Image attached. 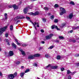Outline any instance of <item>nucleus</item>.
<instances>
[{"mask_svg":"<svg viewBox=\"0 0 79 79\" xmlns=\"http://www.w3.org/2000/svg\"><path fill=\"white\" fill-rule=\"evenodd\" d=\"M7 27H8V26H6L2 28H0V35H2L3 32H5L6 31V29H7Z\"/></svg>","mask_w":79,"mask_h":79,"instance_id":"obj_1","label":"nucleus"},{"mask_svg":"<svg viewBox=\"0 0 79 79\" xmlns=\"http://www.w3.org/2000/svg\"><path fill=\"white\" fill-rule=\"evenodd\" d=\"M28 21H30L31 23L33 24V26L35 27V29H36V31H37V28H36V27H35V25H37V27H39V23L37 22V23L36 22H34V23L33 22H32V21L30 20H28Z\"/></svg>","mask_w":79,"mask_h":79,"instance_id":"obj_2","label":"nucleus"},{"mask_svg":"<svg viewBox=\"0 0 79 79\" xmlns=\"http://www.w3.org/2000/svg\"><path fill=\"white\" fill-rule=\"evenodd\" d=\"M60 15L61 16L63 15L64 14V13H66V10H65V9H64V8H60Z\"/></svg>","mask_w":79,"mask_h":79,"instance_id":"obj_3","label":"nucleus"},{"mask_svg":"<svg viewBox=\"0 0 79 79\" xmlns=\"http://www.w3.org/2000/svg\"><path fill=\"white\" fill-rule=\"evenodd\" d=\"M45 69H48V70H51L52 69V66L51 64H49L48 66L44 68Z\"/></svg>","mask_w":79,"mask_h":79,"instance_id":"obj_4","label":"nucleus"},{"mask_svg":"<svg viewBox=\"0 0 79 79\" xmlns=\"http://www.w3.org/2000/svg\"><path fill=\"white\" fill-rule=\"evenodd\" d=\"M53 35V34H51L48 35H47L46 36V39L47 40L50 39L52 38V37Z\"/></svg>","mask_w":79,"mask_h":79,"instance_id":"obj_5","label":"nucleus"},{"mask_svg":"<svg viewBox=\"0 0 79 79\" xmlns=\"http://www.w3.org/2000/svg\"><path fill=\"white\" fill-rule=\"evenodd\" d=\"M8 77L10 79H13L15 77V76L13 75V74H10L8 75Z\"/></svg>","mask_w":79,"mask_h":79,"instance_id":"obj_6","label":"nucleus"},{"mask_svg":"<svg viewBox=\"0 0 79 79\" xmlns=\"http://www.w3.org/2000/svg\"><path fill=\"white\" fill-rule=\"evenodd\" d=\"M51 28L52 29H55V28H56V29L58 31H59V30H60V29L58 28L57 26L55 25L52 26H51Z\"/></svg>","mask_w":79,"mask_h":79,"instance_id":"obj_7","label":"nucleus"},{"mask_svg":"<svg viewBox=\"0 0 79 79\" xmlns=\"http://www.w3.org/2000/svg\"><path fill=\"white\" fill-rule=\"evenodd\" d=\"M28 58L29 60H33L34 58V56L33 55H30L28 56Z\"/></svg>","mask_w":79,"mask_h":79,"instance_id":"obj_8","label":"nucleus"},{"mask_svg":"<svg viewBox=\"0 0 79 79\" xmlns=\"http://www.w3.org/2000/svg\"><path fill=\"white\" fill-rule=\"evenodd\" d=\"M19 51H20L21 52V53L22 55H23V56H25V55H26V53H25V52H24V51H23L22 49H19Z\"/></svg>","mask_w":79,"mask_h":79,"instance_id":"obj_9","label":"nucleus"},{"mask_svg":"<svg viewBox=\"0 0 79 79\" xmlns=\"http://www.w3.org/2000/svg\"><path fill=\"white\" fill-rule=\"evenodd\" d=\"M14 55L13 52L12 51H10L9 52V55L10 56H12Z\"/></svg>","mask_w":79,"mask_h":79,"instance_id":"obj_10","label":"nucleus"},{"mask_svg":"<svg viewBox=\"0 0 79 79\" xmlns=\"http://www.w3.org/2000/svg\"><path fill=\"white\" fill-rule=\"evenodd\" d=\"M28 9L27 8V7L24 9L23 10V11L25 13V14H26L27 13V11H28Z\"/></svg>","mask_w":79,"mask_h":79,"instance_id":"obj_11","label":"nucleus"},{"mask_svg":"<svg viewBox=\"0 0 79 79\" xmlns=\"http://www.w3.org/2000/svg\"><path fill=\"white\" fill-rule=\"evenodd\" d=\"M57 68H58V66L57 65L52 66L51 67L52 69H57Z\"/></svg>","mask_w":79,"mask_h":79,"instance_id":"obj_12","label":"nucleus"},{"mask_svg":"<svg viewBox=\"0 0 79 79\" xmlns=\"http://www.w3.org/2000/svg\"><path fill=\"white\" fill-rule=\"evenodd\" d=\"M73 17V14H70L69 15V16L68 18H69V19H72V18Z\"/></svg>","mask_w":79,"mask_h":79,"instance_id":"obj_13","label":"nucleus"},{"mask_svg":"<svg viewBox=\"0 0 79 79\" xmlns=\"http://www.w3.org/2000/svg\"><path fill=\"white\" fill-rule=\"evenodd\" d=\"M12 7H13V8H14V10H16V9H18V7L16 6V5H13L12 6Z\"/></svg>","mask_w":79,"mask_h":79,"instance_id":"obj_14","label":"nucleus"},{"mask_svg":"<svg viewBox=\"0 0 79 79\" xmlns=\"http://www.w3.org/2000/svg\"><path fill=\"white\" fill-rule=\"evenodd\" d=\"M40 54L37 53L34 55V58L35 57H39V56H40Z\"/></svg>","mask_w":79,"mask_h":79,"instance_id":"obj_15","label":"nucleus"},{"mask_svg":"<svg viewBox=\"0 0 79 79\" xmlns=\"http://www.w3.org/2000/svg\"><path fill=\"white\" fill-rule=\"evenodd\" d=\"M12 45L13 48L15 49L16 48V45L15 44L13 43Z\"/></svg>","mask_w":79,"mask_h":79,"instance_id":"obj_16","label":"nucleus"},{"mask_svg":"<svg viewBox=\"0 0 79 79\" xmlns=\"http://www.w3.org/2000/svg\"><path fill=\"white\" fill-rule=\"evenodd\" d=\"M16 18L17 19H23V18H24V17L23 16L22 17H21L20 16H17Z\"/></svg>","mask_w":79,"mask_h":79,"instance_id":"obj_17","label":"nucleus"},{"mask_svg":"<svg viewBox=\"0 0 79 79\" xmlns=\"http://www.w3.org/2000/svg\"><path fill=\"white\" fill-rule=\"evenodd\" d=\"M45 56L46 58H48L50 57V56L48 54H47L45 55Z\"/></svg>","mask_w":79,"mask_h":79,"instance_id":"obj_18","label":"nucleus"},{"mask_svg":"<svg viewBox=\"0 0 79 79\" xmlns=\"http://www.w3.org/2000/svg\"><path fill=\"white\" fill-rule=\"evenodd\" d=\"M10 31H13V26L12 25L10 26Z\"/></svg>","mask_w":79,"mask_h":79,"instance_id":"obj_19","label":"nucleus"},{"mask_svg":"<svg viewBox=\"0 0 79 79\" xmlns=\"http://www.w3.org/2000/svg\"><path fill=\"white\" fill-rule=\"evenodd\" d=\"M20 76L22 77H23V76H24V72H22V73H20Z\"/></svg>","mask_w":79,"mask_h":79,"instance_id":"obj_20","label":"nucleus"},{"mask_svg":"<svg viewBox=\"0 0 79 79\" xmlns=\"http://www.w3.org/2000/svg\"><path fill=\"white\" fill-rule=\"evenodd\" d=\"M39 14V12H36L34 13V16H36L38 15V14Z\"/></svg>","mask_w":79,"mask_h":79,"instance_id":"obj_21","label":"nucleus"},{"mask_svg":"<svg viewBox=\"0 0 79 79\" xmlns=\"http://www.w3.org/2000/svg\"><path fill=\"white\" fill-rule=\"evenodd\" d=\"M73 42L74 43H75L76 42V40H69V42Z\"/></svg>","mask_w":79,"mask_h":79,"instance_id":"obj_22","label":"nucleus"},{"mask_svg":"<svg viewBox=\"0 0 79 79\" xmlns=\"http://www.w3.org/2000/svg\"><path fill=\"white\" fill-rule=\"evenodd\" d=\"M67 74H71V72L69 70H67Z\"/></svg>","mask_w":79,"mask_h":79,"instance_id":"obj_23","label":"nucleus"},{"mask_svg":"<svg viewBox=\"0 0 79 79\" xmlns=\"http://www.w3.org/2000/svg\"><path fill=\"white\" fill-rule=\"evenodd\" d=\"M69 4L72 5H74V2L73 1H71L69 2Z\"/></svg>","mask_w":79,"mask_h":79,"instance_id":"obj_24","label":"nucleus"},{"mask_svg":"<svg viewBox=\"0 0 79 79\" xmlns=\"http://www.w3.org/2000/svg\"><path fill=\"white\" fill-rule=\"evenodd\" d=\"M65 25H66V24H65V23H63L62 25L60 27V28H61V29H62V28H63V27L64 26H65Z\"/></svg>","mask_w":79,"mask_h":79,"instance_id":"obj_25","label":"nucleus"},{"mask_svg":"<svg viewBox=\"0 0 79 79\" xmlns=\"http://www.w3.org/2000/svg\"><path fill=\"white\" fill-rule=\"evenodd\" d=\"M44 9L45 10H49V8L45 7H44Z\"/></svg>","mask_w":79,"mask_h":79,"instance_id":"obj_26","label":"nucleus"},{"mask_svg":"<svg viewBox=\"0 0 79 79\" xmlns=\"http://www.w3.org/2000/svg\"><path fill=\"white\" fill-rule=\"evenodd\" d=\"M79 29V26H77L76 27L73 28V30H76V29Z\"/></svg>","mask_w":79,"mask_h":79,"instance_id":"obj_27","label":"nucleus"},{"mask_svg":"<svg viewBox=\"0 0 79 79\" xmlns=\"http://www.w3.org/2000/svg\"><path fill=\"white\" fill-rule=\"evenodd\" d=\"M61 58V56H57V60H60V58Z\"/></svg>","mask_w":79,"mask_h":79,"instance_id":"obj_28","label":"nucleus"},{"mask_svg":"<svg viewBox=\"0 0 79 79\" xmlns=\"http://www.w3.org/2000/svg\"><path fill=\"white\" fill-rule=\"evenodd\" d=\"M13 76H14V77H15V76H17V72H15L14 74H13Z\"/></svg>","mask_w":79,"mask_h":79,"instance_id":"obj_29","label":"nucleus"},{"mask_svg":"<svg viewBox=\"0 0 79 79\" xmlns=\"http://www.w3.org/2000/svg\"><path fill=\"white\" fill-rule=\"evenodd\" d=\"M29 72V69H27L25 71V73H28Z\"/></svg>","mask_w":79,"mask_h":79,"instance_id":"obj_30","label":"nucleus"},{"mask_svg":"<svg viewBox=\"0 0 79 79\" xmlns=\"http://www.w3.org/2000/svg\"><path fill=\"white\" fill-rule=\"evenodd\" d=\"M59 39H64V37L63 36H59Z\"/></svg>","mask_w":79,"mask_h":79,"instance_id":"obj_31","label":"nucleus"},{"mask_svg":"<svg viewBox=\"0 0 79 79\" xmlns=\"http://www.w3.org/2000/svg\"><path fill=\"white\" fill-rule=\"evenodd\" d=\"M53 47H54L53 46H51L48 48V49H52Z\"/></svg>","mask_w":79,"mask_h":79,"instance_id":"obj_32","label":"nucleus"},{"mask_svg":"<svg viewBox=\"0 0 79 79\" xmlns=\"http://www.w3.org/2000/svg\"><path fill=\"white\" fill-rule=\"evenodd\" d=\"M60 70L61 71H63L64 70V68L62 67L60 68Z\"/></svg>","mask_w":79,"mask_h":79,"instance_id":"obj_33","label":"nucleus"},{"mask_svg":"<svg viewBox=\"0 0 79 79\" xmlns=\"http://www.w3.org/2000/svg\"><path fill=\"white\" fill-rule=\"evenodd\" d=\"M50 19H54V15H52Z\"/></svg>","mask_w":79,"mask_h":79,"instance_id":"obj_34","label":"nucleus"},{"mask_svg":"<svg viewBox=\"0 0 79 79\" xmlns=\"http://www.w3.org/2000/svg\"><path fill=\"white\" fill-rule=\"evenodd\" d=\"M77 73V72L75 71L73 72L72 73H71V74L72 75H74V74H75V73Z\"/></svg>","mask_w":79,"mask_h":79,"instance_id":"obj_35","label":"nucleus"},{"mask_svg":"<svg viewBox=\"0 0 79 79\" xmlns=\"http://www.w3.org/2000/svg\"><path fill=\"white\" fill-rule=\"evenodd\" d=\"M58 5L57 4H56L55 5H54V7H55V8H58Z\"/></svg>","mask_w":79,"mask_h":79,"instance_id":"obj_36","label":"nucleus"},{"mask_svg":"<svg viewBox=\"0 0 79 79\" xmlns=\"http://www.w3.org/2000/svg\"><path fill=\"white\" fill-rule=\"evenodd\" d=\"M42 20L43 21V22L45 23L46 22V19L45 18H43Z\"/></svg>","mask_w":79,"mask_h":79,"instance_id":"obj_37","label":"nucleus"},{"mask_svg":"<svg viewBox=\"0 0 79 79\" xmlns=\"http://www.w3.org/2000/svg\"><path fill=\"white\" fill-rule=\"evenodd\" d=\"M33 65V66H36V67H37V64L36 63H34Z\"/></svg>","mask_w":79,"mask_h":79,"instance_id":"obj_38","label":"nucleus"},{"mask_svg":"<svg viewBox=\"0 0 79 79\" xmlns=\"http://www.w3.org/2000/svg\"><path fill=\"white\" fill-rule=\"evenodd\" d=\"M29 15H33L34 16V13L32 12H31L30 13H29Z\"/></svg>","mask_w":79,"mask_h":79,"instance_id":"obj_39","label":"nucleus"},{"mask_svg":"<svg viewBox=\"0 0 79 79\" xmlns=\"http://www.w3.org/2000/svg\"><path fill=\"white\" fill-rule=\"evenodd\" d=\"M58 20H57V19H56L54 21V22L55 23H58Z\"/></svg>","mask_w":79,"mask_h":79,"instance_id":"obj_40","label":"nucleus"},{"mask_svg":"<svg viewBox=\"0 0 79 79\" xmlns=\"http://www.w3.org/2000/svg\"><path fill=\"white\" fill-rule=\"evenodd\" d=\"M55 42L58 43H59V40H55Z\"/></svg>","mask_w":79,"mask_h":79,"instance_id":"obj_41","label":"nucleus"},{"mask_svg":"<svg viewBox=\"0 0 79 79\" xmlns=\"http://www.w3.org/2000/svg\"><path fill=\"white\" fill-rule=\"evenodd\" d=\"M79 54H76L75 55V56H76V57H78V56H79Z\"/></svg>","mask_w":79,"mask_h":79,"instance_id":"obj_42","label":"nucleus"},{"mask_svg":"<svg viewBox=\"0 0 79 79\" xmlns=\"http://www.w3.org/2000/svg\"><path fill=\"white\" fill-rule=\"evenodd\" d=\"M68 79H71V75H69L68 77Z\"/></svg>","mask_w":79,"mask_h":79,"instance_id":"obj_43","label":"nucleus"},{"mask_svg":"<svg viewBox=\"0 0 79 79\" xmlns=\"http://www.w3.org/2000/svg\"><path fill=\"white\" fill-rule=\"evenodd\" d=\"M6 35V37H8V34L7 33H6L5 34Z\"/></svg>","mask_w":79,"mask_h":79,"instance_id":"obj_44","label":"nucleus"},{"mask_svg":"<svg viewBox=\"0 0 79 79\" xmlns=\"http://www.w3.org/2000/svg\"><path fill=\"white\" fill-rule=\"evenodd\" d=\"M20 64V62L19 61H18L16 62V64Z\"/></svg>","mask_w":79,"mask_h":79,"instance_id":"obj_45","label":"nucleus"},{"mask_svg":"<svg viewBox=\"0 0 79 79\" xmlns=\"http://www.w3.org/2000/svg\"><path fill=\"white\" fill-rule=\"evenodd\" d=\"M8 55V53L7 52H5V56H7Z\"/></svg>","mask_w":79,"mask_h":79,"instance_id":"obj_46","label":"nucleus"},{"mask_svg":"<svg viewBox=\"0 0 79 79\" xmlns=\"http://www.w3.org/2000/svg\"><path fill=\"white\" fill-rule=\"evenodd\" d=\"M26 18L27 20H29L30 19V18H29V17H26Z\"/></svg>","mask_w":79,"mask_h":79,"instance_id":"obj_47","label":"nucleus"},{"mask_svg":"<svg viewBox=\"0 0 79 79\" xmlns=\"http://www.w3.org/2000/svg\"><path fill=\"white\" fill-rule=\"evenodd\" d=\"M41 32H44V30L43 29H41Z\"/></svg>","mask_w":79,"mask_h":79,"instance_id":"obj_48","label":"nucleus"},{"mask_svg":"<svg viewBox=\"0 0 79 79\" xmlns=\"http://www.w3.org/2000/svg\"><path fill=\"white\" fill-rule=\"evenodd\" d=\"M42 47H40L39 48V50H42Z\"/></svg>","mask_w":79,"mask_h":79,"instance_id":"obj_49","label":"nucleus"},{"mask_svg":"<svg viewBox=\"0 0 79 79\" xmlns=\"http://www.w3.org/2000/svg\"><path fill=\"white\" fill-rule=\"evenodd\" d=\"M41 44H45V42H44V41H42L41 42Z\"/></svg>","mask_w":79,"mask_h":79,"instance_id":"obj_50","label":"nucleus"},{"mask_svg":"<svg viewBox=\"0 0 79 79\" xmlns=\"http://www.w3.org/2000/svg\"><path fill=\"white\" fill-rule=\"evenodd\" d=\"M22 46H23V47H25V46H26V44H22Z\"/></svg>","mask_w":79,"mask_h":79,"instance_id":"obj_51","label":"nucleus"},{"mask_svg":"<svg viewBox=\"0 0 79 79\" xmlns=\"http://www.w3.org/2000/svg\"><path fill=\"white\" fill-rule=\"evenodd\" d=\"M4 16H8V15H7V13H5L4 14Z\"/></svg>","mask_w":79,"mask_h":79,"instance_id":"obj_52","label":"nucleus"},{"mask_svg":"<svg viewBox=\"0 0 79 79\" xmlns=\"http://www.w3.org/2000/svg\"><path fill=\"white\" fill-rule=\"evenodd\" d=\"M5 17L6 19H8V17H7V16H5Z\"/></svg>","mask_w":79,"mask_h":79,"instance_id":"obj_53","label":"nucleus"},{"mask_svg":"<svg viewBox=\"0 0 79 79\" xmlns=\"http://www.w3.org/2000/svg\"><path fill=\"white\" fill-rule=\"evenodd\" d=\"M17 44L18 45H20V44L19 43H18V42H17Z\"/></svg>","mask_w":79,"mask_h":79,"instance_id":"obj_54","label":"nucleus"},{"mask_svg":"<svg viewBox=\"0 0 79 79\" xmlns=\"http://www.w3.org/2000/svg\"><path fill=\"white\" fill-rule=\"evenodd\" d=\"M9 8H12V6H9Z\"/></svg>","mask_w":79,"mask_h":79,"instance_id":"obj_55","label":"nucleus"},{"mask_svg":"<svg viewBox=\"0 0 79 79\" xmlns=\"http://www.w3.org/2000/svg\"><path fill=\"white\" fill-rule=\"evenodd\" d=\"M15 41L17 43L18 42V40H17L16 39H15Z\"/></svg>","mask_w":79,"mask_h":79,"instance_id":"obj_56","label":"nucleus"},{"mask_svg":"<svg viewBox=\"0 0 79 79\" xmlns=\"http://www.w3.org/2000/svg\"><path fill=\"white\" fill-rule=\"evenodd\" d=\"M73 31V30H71L70 31V33H72Z\"/></svg>","mask_w":79,"mask_h":79,"instance_id":"obj_57","label":"nucleus"},{"mask_svg":"<svg viewBox=\"0 0 79 79\" xmlns=\"http://www.w3.org/2000/svg\"><path fill=\"white\" fill-rule=\"evenodd\" d=\"M15 20H16L17 19H17V17H15L14 19Z\"/></svg>","mask_w":79,"mask_h":79,"instance_id":"obj_58","label":"nucleus"},{"mask_svg":"<svg viewBox=\"0 0 79 79\" xmlns=\"http://www.w3.org/2000/svg\"><path fill=\"white\" fill-rule=\"evenodd\" d=\"M2 73L0 72V76H2Z\"/></svg>","mask_w":79,"mask_h":79,"instance_id":"obj_59","label":"nucleus"},{"mask_svg":"<svg viewBox=\"0 0 79 79\" xmlns=\"http://www.w3.org/2000/svg\"><path fill=\"white\" fill-rule=\"evenodd\" d=\"M6 42H8V39L6 40Z\"/></svg>","mask_w":79,"mask_h":79,"instance_id":"obj_60","label":"nucleus"},{"mask_svg":"<svg viewBox=\"0 0 79 79\" xmlns=\"http://www.w3.org/2000/svg\"><path fill=\"white\" fill-rule=\"evenodd\" d=\"M21 68H22V69L24 68V66H22L21 67Z\"/></svg>","mask_w":79,"mask_h":79,"instance_id":"obj_61","label":"nucleus"},{"mask_svg":"<svg viewBox=\"0 0 79 79\" xmlns=\"http://www.w3.org/2000/svg\"><path fill=\"white\" fill-rule=\"evenodd\" d=\"M7 45H10V43H7Z\"/></svg>","mask_w":79,"mask_h":79,"instance_id":"obj_62","label":"nucleus"},{"mask_svg":"<svg viewBox=\"0 0 79 79\" xmlns=\"http://www.w3.org/2000/svg\"><path fill=\"white\" fill-rule=\"evenodd\" d=\"M19 22H20L19 20H18L17 21V23H18Z\"/></svg>","mask_w":79,"mask_h":79,"instance_id":"obj_63","label":"nucleus"},{"mask_svg":"<svg viewBox=\"0 0 79 79\" xmlns=\"http://www.w3.org/2000/svg\"><path fill=\"white\" fill-rule=\"evenodd\" d=\"M20 4H21V3H22V2H20Z\"/></svg>","mask_w":79,"mask_h":79,"instance_id":"obj_64","label":"nucleus"}]
</instances>
